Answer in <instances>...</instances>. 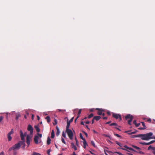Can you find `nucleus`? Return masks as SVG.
I'll return each instance as SVG.
<instances>
[{"label": "nucleus", "mask_w": 155, "mask_h": 155, "mask_svg": "<svg viewBox=\"0 0 155 155\" xmlns=\"http://www.w3.org/2000/svg\"><path fill=\"white\" fill-rule=\"evenodd\" d=\"M70 123L69 122H68V119L67 120V125L66 127V130L69 129V128L70 126Z\"/></svg>", "instance_id": "2eb2a0df"}, {"label": "nucleus", "mask_w": 155, "mask_h": 155, "mask_svg": "<svg viewBox=\"0 0 155 155\" xmlns=\"http://www.w3.org/2000/svg\"><path fill=\"white\" fill-rule=\"evenodd\" d=\"M93 116H94L93 114H92V113H91L90 115H88V118H90L91 117H93Z\"/></svg>", "instance_id": "2f4dec72"}, {"label": "nucleus", "mask_w": 155, "mask_h": 155, "mask_svg": "<svg viewBox=\"0 0 155 155\" xmlns=\"http://www.w3.org/2000/svg\"><path fill=\"white\" fill-rule=\"evenodd\" d=\"M136 133V131H134L131 132L130 134H135Z\"/></svg>", "instance_id": "e2e57ef3"}, {"label": "nucleus", "mask_w": 155, "mask_h": 155, "mask_svg": "<svg viewBox=\"0 0 155 155\" xmlns=\"http://www.w3.org/2000/svg\"><path fill=\"white\" fill-rule=\"evenodd\" d=\"M3 118H4V117H2V116L0 117V123L3 120Z\"/></svg>", "instance_id": "a18cd8bd"}, {"label": "nucleus", "mask_w": 155, "mask_h": 155, "mask_svg": "<svg viewBox=\"0 0 155 155\" xmlns=\"http://www.w3.org/2000/svg\"><path fill=\"white\" fill-rule=\"evenodd\" d=\"M28 130L30 131V134L32 135L33 133V128L31 125L29 124L28 127Z\"/></svg>", "instance_id": "0eeeda50"}, {"label": "nucleus", "mask_w": 155, "mask_h": 155, "mask_svg": "<svg viewBox=\"0 0 155 155\" xmlns=\"http://www.w3.org/2000/svg\"><path fill=\"white\" fill-rule=\"evenodd\" d=\"M51 140L50 138L49 137H48L47 140V144L48 145H49L51 143Z\"/></svg>", "instance_id": "6ab92c4d"}, {"label": "nucleus", "mask_w": 155, "mask_h": 155, "mask_svg": "<svg viewBox=\"0 0 155 155\" xmlns=\"http://www.w3.org/2000/svg\"><path fill=\"white\" fill-rule=\"evenodd\" d=\"M13 147H14V150L16 149H18L20 148V145L19 143H18L17 144H15L13 146Z\"/></svg>", "instance_id": "9d476101"}, {"label": "nucleus", "mask_w": 155, "mask_h": 155, "mask_svg": "<svg viewBox=\"0 0 155 155\" xmlns=\"http://www.w3.org/2000/svg\"><path fill=\"white\" fill-rule=\"evenodd\" d=\"M66 132L67 133L69 138L71 140H72L74 134L72 130L71 129L66 130Z\"/></svg>", "instance_id": "f03ea898"}, {"label": "nucleus", "mask_w": 155, "mask_h": 155, "mask_svg": "<svg viewBox=\"0 0 155 155\" xmlns=\"http://www.w3.org/2000/svg\"><path fill=\"white\" fill-rule=\"evenodd\" d=\"M81 110H82L81 109H80L79 110V111H78V116L79 115V116H80V114L81 113Z\"/></svg>", "instance_id": "ea45409f"}, {"label": "nucleus", "mask_w": 155, "mask_h": 155, "mask_svg": "<svg viewBox=\"0 0 155 155\" xmlns=\"http://www.w3.org/2000/svg\"><path fill=\"white\" fill-rule=\"evenodd\" d=\"M13 129H12L11 131L8 133L7 135V137L8 141H10L11 140L12 137L11 136V135L13 134Z\"/></svg>", "instance_id": "39448f33"}, {"label": "nucleus", "mask_w": 155, "mask_h": 155, "mask_svg": "<svg viewBox=\"0 0 155 155\" xmlns=\"http://www.w3.org/2000/svg\"><path fill=\"white\" fill-rule=\"evenodd\" d=\"M35 128V129L36 130H37V131L38 132H39L40 131V129L39 128V127L37 125H35L34 126Z\"/></svg>", "instance_id": "4be33fe9"}, {"label": "nucleus", "mask_w": 155, "mask_h": 155, "mask_svg": "<svg viewBox=\"0 0 155 155\" xmlns=\"http://www.w3.org/2000/svg\"><path fill=\"white\" fill-rule=\"evenodd\" d=\"M54 132L53 130H52L51 133V137L52 138H54Z\"/></svg>", "instance_id": "5701e85b"}, {"label": "nucleus", "mask_w": 155, "mask_h": 155, "mask_svg": "<svg viewBox=\"0 0 155 155\" xmlns=\"http://www.w3.org/2000/svg\"><path fill=\"white\" fill-rule=\"evenodd\" d=\"M107 114L108 115H111L110 112V111H109L107 112Z\"/></svg>", "instance_id": "4d7b16f0"}, {"label": "nucleus", "mask_w": 155, "mask_h": 155, "mask_svg": "<svg viewBox=\"0 0 155 155\" xmlns=\"http://www.w3.org/2000/svg\"><path fill=\"white\" fill-rule=\"evenodd\" d=\"M155 142V140H152L151 141H150V142H149V143H150L149 144H150H150L154 143Z\"/></svg>", "instance_id": "c03bdc74"}, {"label": "nucleus", "mask_w": 155, "mask_h": 155, "mask_svg": "<svg viewBox=\"0 0 155 155\" xmlns=\"http://www.w3.org/2000/svg\"><path fill=\"white\" fill-rule=\"evenodd\" d=\"M80 138L82 139L83 141L85 140V139L83 137L81 133H80Z\"/></svg>", "instance_id": "393cba45"}, {"label": "nucleus", "mask_w": 155, "mask_h": 155, "mask_svg": "<svg viewBox=\"0 0 155 155\" xmlns=\"http://www.w3.org/2000/svg\"><path fill=\"white\" fill-rule=\"evenodd\" d=\"M128 149L131 151H135L131 147H129Z\"/></svg>", "instance_id": "de8ad7c7"}, {"label": "nucleus", "mask_w": 155, "mask_h": 155, "mask_svg": "<svg viewBox=\"0 0 155 155\" xmlns=\"http://www.w3.org/2000/svg\"><path fill=\"white\" fill-rule=\"evenodd\" d=\"M91 144L94 147H96V146L95 145V143H94V141H91Z\"/></svg>", "instance_id": "c9c22d12"}, {"label": "nucleus", "mask_w": 155, "mask_h": 155, "mask_svg": "<svg viewBox=\"0 0 155 155\" xmlns=\"http://www.w3.org/2000/svg\"><path fill=\"white\" fill-rule=\"evenodd\" d=\"M116 143L120 147H122V144L120 143L118 141H116Z\"/></svg>", "instance_id": "c85d7f7f"}, {"label": "nucleus", "mask_w": 155, "mask_h": 155, "mask_svg": "<svg viewBox=\"0 0 155 155\" xmlns=\"http://www.w3.org/2000/svg\"><path fill=\"white\" fill-rule=\"evenodd\" d=\"M31 140V137L29 135H27L26 138V143L28 145V147L29 145L30 141Z\"/></svg>", "instance_id": "423d86ee"}, {"label": "nucleus", "mask_w": 155, "mask_h": 155, "mask_svg": "<svg viewBox=\"0 0 155 155\" xmlns=\"http://www.w3.org/2000/svg\"><path fill=\"white\" fill-rule=\"evenodd\" d=\"M141 123L142 124V126H143V127L145 128V129H146L147 128L146 127V126L145 124L143 122H141Z\"/></svg>", "instance_id": "473e14b6"}, {"label": "nucleus", "mask_w": 155, "mask_h": 155, "mask_svg": "<svg viewBox=\"0 0 155 155\" xmlns=\"http://www.w3.org/2000/svg\"><path fill=\"white\" fill-rule=\"evenodd\" d=\"M124 147L126 148V149H128L129 147L127 146V145H125L124 146Z\"/></svg>", "instance_id": "0e129e2a"}, {"label": "nucleus", "mask_w": 155, "mask_h": 155, "mask_svg": "<svg viewBox=\"0 0 155 155\" xmlns=\"http://www.w3.org/2000/svg\"><path fill=\"white\" fill-rule=\"evenodd\" d=\"M51 151V149H49L48 150L47 152V153L48 154V155H50V152Z\"/></svg>", "instance_id": "a19ab883"}, {"label": "nucleus", "mask_w": 155, "mask_h": 155, "mask_svg": "<svg viewBox=\"0 0 155 155\" xmlns=\"http://www.w3.org/2000/svg\"><path fill=\"white\" fill-rule=\"evenodd\" d=\"M75 140L76 142V144L77 146L78 147L79 146V142L76 137H75Z\"/></svg>", "instance_id": "c756f323"}, {"label": "nucleus", "mask_w": 155, "mask_h": 155, "mask_svg": "<svg viewBox=\"0 0 155 155\" xmlns=\"http://www.w3.org/2000/svg\"><path fill=\"white\" fill-rule=\"evenodd\" d=\"M74 117H72L70 120L68 121V122H69V123H71V122H72L73 120V119H74Z\"/></svg>", "instance_id": "37998d69"}, {"label": "nucleus", "mask_w": 155, "mask_h": 155, "mask_svg": "<svg viewBox=\"0 0 155 155\" xmlns=\"http://www.w3.org/2000/svg\"><path fill=\"white\" fill-rule=\"evenodd\" d=\"M113 117L117 119H119V121H120L122 120L121 117L120 115L119 114L113 113Z\"/></svg>", "instance_id": "20e7f679"}, {"label": "nucleus", "mask_w": 155, "mask_h": 155, "mask_svg": "<svg viewBox=\"0 0 155 155\" xmlns=\"http://www.w3.org/2000/svg\"><path fill=\"white\" fill-rule=\"evenodd\" d=\"M125 119L126 120H127L128 119H130V120H128V124L131 125V122L132 121L133 119V116L130 114H127L125 117Z\"/></svg>", "instance_id": "7ed1b4c3"}, {"label": "nucleus", "mask_w": 155, "mask_h": 155, "mask_svg": "<svg viewBox=\"0 0 155 155\" xmlns=\"http://www.w3.org/2000/svg\"><path fill=\"white\" fill-rule=\"evenodd\" d=\"M34 118V116L33 114H32L31 118L32 120H33Z\"/></svg>", "instance_id": "338daca9"}, {"label": "nucleus", "mask_w": 155, "mask_h": 155, "mask_svg": "<svg viewBox=\"0 0 155 155\" xmlns=\"http://www.w3.org/2000/svg\"><path fill=\"white\" fill-rule=\"evenodd\" d=\"M61 141L63 143H64L65 144H66V143L64 139L63 138H61Z\"/></svg>", "instance_id": "e433bc0d"}, {"label": "nucleus", "mask_w": 155, "mask_h": 155, "mask_svg": "<svg viewBox=\"0 0 155 155\" xmlns=\"http://www.w3.org/2000/svg\"><path fill=\"white\" fill-rule=\"evenodd\" d=\"M140 125V123H138V124L137 123L135 125V126L137 127H138Z\"/></svg>", "instance_id": "5fc2aeb1"}, {"label": "nucleus", "mask_w": 155, "mask_h": 155, "mask_svg": "<svg viewBox=\"0 0 155 155\" xmlns=\"http://www.w3.org/2000/svg\"><path fill=\"white\" fill-rule=\"evenodd\" d=\"M132 147L137 150L140 149V147L135 145H132Z\"/></svg>", "instance_id": "cd10ccee"}, {"label": "nucleus", "mask_w": 155, "mask_h": 155, "mask_svg": "<svg viewBox=\"0 0 155 155\" xmlns=\"http://www.w3.org/2000/svg\"><path fill=\"white\" fill-rule=\"evenodd\" d=\"M139 130H144L145 129V128H144L143 127H140L139 128Z\"/></svg>", "instance_id": "6e6d98bb"}, {"label": "nucleus", "mask_w": 155, "mask_h": 155, "mask_svg": "<svg viewBox=\"0 0 155 155\" xmlns=\"http://www.w3.org/2000/svg\"><path fill=\"white\" fill-rule=\"evenodd\" d=\"M79 117V116L78 115L77 117V118L75 119V120H74V122L75 123H76V121L78 119Z\"/></svg>", "instance_id": "603ef678"}, {"label": "nucleus", "mask_w": 155, "mask_h": 155, "mask_svg": "<svg viewBox=\"0 0 155 155\" xmlns=\"http://www.w3.org/2000/svg\"><path fill=\"white\" fill-rule=\"evenodd\" d=\"M18 143H19L20 145V146L21 145H25V140H22V141H19L18 142Z\"/></svg>", "instance_id": "dca6fc26"}, {"label": "nucleus", "mask_w": 155, "mask_h": 155, "mask_svg": "<svg viewBox=\"0 0 155 155\" xmlns=\"http://www.w3.org/2000/svg\"><path fill=\"white\" fill-rule=\"evenodd\" d=\"M140 136V134L137 135H133L131 136V137L132 138H134V137H138Z\"/></svg>", "instance_id": "bb28decb"}, {"label": "nucleus", "mask_w": 155, "mask_h": 155, "mask_svg": "<svg viewBox=\"0 0 155 155\" xmlns=\"http://www.w3.org/2000/svg\"><path fill=\"white\" fill-rule=\"evenodd\" d=\"M118 149H121L123 150H127V151L126 149L124 148H121V147H119L118 148Z\"/></svg>", "instance_id": "864d4df0"}, {"label": "nucleus", "mask_w": 155, "mask_h": 155, "mask_svg": "<svg viewBox=\"0 0 155 155\" xmlns=\"http://www.w3.org/2000/svg\"><path fill=\"white\" fill-rule=\"evenodd\" d=\"M38 136L40 138H41L42 137V135L41 134H40L39 133L38 134Z\"/></svg>", "instance_id": "3c124183"}, {"label": "nucleus", "mask_w": 155, "mask_h": 155, "mask_svg": "<svg viewBox=\"0 0 155 155\" xmlns=\"http://www.w3.org/2000/svg\"><path fill=\"white\" fill-rule=\"evenodd\" d=\"M39 139V137L38 135H35L34 138V140L35 143L36 144H38V140Z\"/></svg>", "instance_id": "9b49d317"}, {"label": "nucleus", "mask_w": 155, "mask_h": 155, "mask_svg": "<svg viewBox=\"0 0 155 155\" xmlns=\"http://www.w3.org/2000/svg\"><path fill=\"white\" fill-rule=\"evenodd\" d=\"M45 119L47 120L48 123H49L51 121V119L49 116H47L45 117Z\"/></svg>", "instance_id": "412c9836"}, {"label": "nucleus", "mask_w": 155, "mask_h": 155, "mask_svg": "<svg viewBox=\"0 0 155 155\" xmlns=\"http://www.w3.org/2000/svg\"><path fill=\"white\" fill-rule=\"evenodd\" d=\"M104 135L106 137H109L110 139H111L110 135L107 134H104Z\"/></svg>", "instance_id": "4c0bfd02"}, {"label": "nucleus", "mask_w": 155, "mask_h": 155, "mask_svg": "<svg viewBox=\"0 0 155 155\" xmlns=\"http://www.w3.org/2000/svg\"><path fill=\"white\" fill-rule=\"evenodd\" d=\"M151 119L150 118H149L147 119V121L151 122Z\"/></svg>", "instance_id": "774afa93"}, {"label": "nucleus", "mask_w": 155, "mask_h": 155, "mask_svg": "<svg viewBox=\"0 0 155 155\" xmlns=\"http://www.w3.org/2000/svg\"><path fill=\"white\" fill-rule=\"evenodd\" d=\"M83 132L84 134L86 136V137H87L88 136L87 134L84 131H83Z\"/></svg>", "instance_id": "69168bd1"}, {"label": "nucleus", "mask_w": 155, "mask_h": 155, "mask_svg": "<svg viewBox=\"0 0 155 155\" xmlns=\"http://www.w3.org/2000/svg\"><path fill=\"white\" fill-rule=\"evenodd\" d=\"M0 155H4V153L3 151H2L0 153Z\"/></svg>", "instance_id": "bf43d9fd"}, {"label": "nucleus", "mask_w": 155, "mask_h": 155, "mask_svg": "<svg viewBox=\"0 0 155 155\" xmlns=\"http://www.w3.org/2000/svg\"><path fill=\"white\" fill-rule=\"evenodd\" d=\"M94 120H95L93 118V119L92 120V124H93L94 123Z\"/></svg>", "instance_id": "680f3d73"}, {"label": "nucleus", "mask_w": 155, "mask_h": 155, "mask_svg": "<svg viewBox=\"0 0 155 155\" xmlns=\"http://www.w3.org/2000/svg\"><path fill=\"white\" fill-rule=\"evenodd\" d=\"M20 137H21V140H25V136L26 133H25L24 134H23L22 131V130H21L20 131Z\"/></svg>", "instance_id": "6e6552de"}, {"label": "nucleus", "mask_w": 155, "mask_h": 155, "mask_svg": "<svg viewBox=\"0 0 155 155\" xmlns=\"http://www.w3.org/2000/svg\"><path fill=\"white\" fill-rule=\"evenodd\" d=\"M83 143L84 144L83 147L84 149H85L86 146H88V144L86 142V140H85V141H83Z\"/></svg>", "instance_id": "f3484780"}, {"label": "nucleus", "mask_w": 155, "mask_h": 155, "mask_svg": "<svg viewBox=\"0 0 155 155\" xmlns=\"http://www.w3.org/2000/svg\"><path fill=\"white\" fill-rule=\"evenodd\" d=\"M71 147L72 148H74L75 150H77V148L76 147V146L74 145V143H71Z\"/></svg>", "instance_id": "ddd939ff"}, {"label": "nucleus", "mask_w": 155, "mask_h": 155, "mask_svg": "<svg viewBox=\"0 0 155 155\" xmlns=\"http://www.w3.org/2000/svg\"><path fill=\"white\" fill-rule=\"evenodd\" d=\"M151 149L152 150V152L153 154L155 155V147L152 146H150L148 148V150H149Z\"/></svg>", "instance_id": "1a4fd4ad"}, {"label": "nucleus", "mask_w": 155, "mask_h": 155, "mask_svg": "<svg viewBox=\"0 0 155 155\" xmlns=\"http://www.w3.org/2000/svg\"><path fill=\"white\" fill-rule=\"evenodd\" d=\"M153 135V133L150 132L145 134H140V137L143 140H147L150 139V137Z\"/></svg>", "instance_id": "f257e3e1"}, {"label": "nucleus", "mask_w": 155, "mask_h": 155, "mask_svg": "<svg viewBox=\"0 0 155 155\" xmlns=\"http://www.w3.org/2000/svg\"><path fill=\"white\" fill-rule=\"evenodd\" d=\"M114 134L115 136H117V137H121V136L118 134H116L114 133Z\"/></svg>", "instance_id": "58836bf2"}, {"label": "nucleus", "mask_w": 155, "mask_h": 155, "mask_svg": "<svg viewBox=\"0 0 155 155\" xmlns=\"http://www.w3.org/2000/svg\"><path fill=\"white\" fill-rule=\"evenodd\" d=\"M14 148V147H13V146H12V147L9 148V151H11L12 150H15Z\"/></svg>", "instance_id": "79ce46f5"}, {"label": "nucleus", "mask_w": 155, "mask_h": 155, "mask_svg": "<svg viewBox=\"0 0 155 155\" xmlns=\"http://www.w3.org/2000/svg\"><path fill=\"white\" fill-rule=\"evenodd\" d=\"M58 110L59 112H64L66 110H64V109H58Z\"/></svg>", "instance_id": "72a5a7b5"}, {"label": "nucleus", "mask_w": 155, "mask_h": 155, "mask_svg": "<svg viewBox=\"0 0 155 155\" xmlns=\"http://www.w3.org/2000/svg\"><path fill=\"white\" fill-rule=\"evenodd\" d=\"M139 153H140V154H144V153H143V152L142 151H140V150H139L138 152Z\"/></svg>", "instance_id": "8fccbe9b"}, {"label": "nucleus", "mask_w": 155, "mask_h": 155, "mask_svg": "<svg viewBox=\"0 0 155 155\" xmlns=\"http://www.w3.org/2000/svg\"><path fill=\"white\" fill-rule=\"evenodd\" d=\"M62 136L64 138L66 137V135L65 134L64 132H62Z\"/></svg>", "instance_id": "49530a36"}, {"label": "nucleus", "mask_w": 155, "mask_h": 155, "mask_svg": "<svg viewBox=\"0 0 155 155\" xmlns=\"http://www.w3.org/2000/svg\"><path fill=\"white\" fill-rule=\"evenodd\" d=\"M133 123L135 125L136 124V120H134L133 121Z\"/></svg>", "instance_id": "13d9d810"}, {"label": "nucleus", "mask_w": 155, "mask_h": 155, "mask_svg": "<svg viewBox=\"0 0 155 155\" xmlns=\"http://www.w3.org/2000/svg\"><path fill=\"white\" fill-rule=\"evenodd\" d=\"M96 109L98 110L97 112V114L99 115H101L102 114V112L104 111L103 110L100 108H97Z\"/></svg>", "instance_id": "f8f14e48"}, {"label": "nucleus", "mask_w": 155, "mask_h": 155, "mask_svg": "<svg viewBox=\"0 0 155 155\" xmlns=\"http://www.w3.org/2000/svg\"><path fill=\"white\" fill-rule=\"evenodd\" d=\"M110 126H116V127H120V126H119L118 124L115 123H113L110 124Z\"/></svg>", "instance_id": "aec40b11"}, {"label": "nucleus", "mask_w": 155, "mask_h": 155, "mask_svg": "<svg viewBox=\"0 0 155 155\" xmlns=\"http://www.w3.org/2000/svg\"><path fill=\"white\" fill-rule=\"evenodd\" d=\"M21 117V115L19 114H17L16 115L15 119L16 120H17L19 118Z\"/></svg>", "instance_id": "a878e982"}, {"label": "nucleus", "mask_w": 155, "mask_h": 155, "mask_svg": "<svg viewBox=\"0 0 155 155\" xmlns=\"http://www.w3.org/2000/svg\"><path fill=\"white\" fill-rule=\"evenodd\" d=\"M130 130H129V131H126L125 132V133H128V134H130H130H130Z\"/></svg>", "instance_id": "09e8293b"}, {"label": "nucleus", "mask_w": 155, "mask_h": 155, "mask_svg": "<svg viewBox=\"0 0 155 155\" xmlns=\"http://www.w3.org/2000/svg\"><path fill=\"white\" fill-rule=\"evenodd\" d=\"M54 123H53L54 125H55L57 124L58 121L56 119H55L54 120Z\"/></svg>", "instance_id": "7c9ffc66"}, {"label": "nucleus", "mask_w": 155, "mask_h": 155, "mask_svg": "<svg viewBox=\"0 0 155 155\" xmlns=\"http://www.w3.org/2000/svg\"><path fill=\"white\" fill-rule=\"evenodd\" d=\"M56 130H57V132H56V135L57 136H58L60 134V131L59 129L57 126H56Z\"/></svg>", "instance_id": "4468645a"}, {"label": "nucleus", "mask_w": 155, "mask_h": 155, "mask_svg": "<svg viewBox=\"0 0 155 155\" xmlns=\"http://www.w3.org/2000/svg\"><path fill=\"white\" fill-rule=\"evenodd\" d=\"M32 155H41V154L39 153H38L35 152H34L33 153Z\"/></svg>", "instance_id": "f704fd0d"}, {"label": "nucleus", "mask_w": 155, "mask_h": 155, "mask_svg": "<svg viewBox=\"0 0 155 155\" xmlns=\"http://www.w3.org/2000/svg\"><path fill=\"white\" fill-rule=\"evenodd\" d=\"M150 139H155V137H154L153 136V135L152 136H151L150 137Z\"/></svg>", "instance_id": "052dcab7"}, {"label": "nucleus", "mask_w": 155, "mask_h": 155, "mask_svg": "<svg viewBox=\"0 0 155 155\" xmlns=\"http://www.w3.org/2000/svg\"><path fill=\"white\" fill-rule=\"evenodd\" d=\"M139 143L143 145H150V144H149L150 143H149V142L147 143H145V142H139Z\"/></svg>", "instance_id": "b1692460"}, {"label": "nucleus", "mask_w": 155, "mask_h": 155, "mask_svg": "<svg viewBox=\"0 0 155 155\" xmlns=\"http://www.w3.org/2000/svg\"><path fill=\"white\" fill-rule=\"evenodd\" d=\"M94 118L96 120L98 121L101 118V117L99 116H94Z\"/></svg>", "instance_id": "a211bd4d"}]
</instances>
